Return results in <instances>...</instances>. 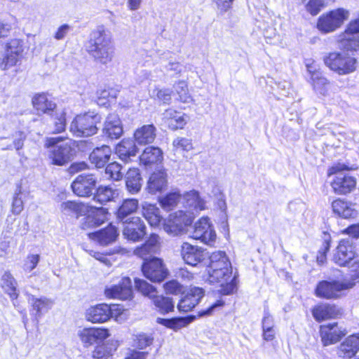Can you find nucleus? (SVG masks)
<instances>
[{
	"label": "nucleus",
	"mask_w": 359,
	"mask_h": 359,
	"mask_svg": "<svg viewBox=\"0 0 359 359\" xmlns=\"http://www.w3.org/2000/svg\"><path fill=\"white\" fill-rule=\"evenodd\" d=\"M172 145L176 149L186 151H189L193 149L191 140L186 137H177L173 140Z\"/></svg>",
	"instance_id": "56"
},
{
	"label": "nucleus",
	"mask_w": 359,
	"mask_h": 359,
	"mask_svg": "<svg viewBox=\"0 0 359 359\" xmlns=\"http://www.w3.org/2000/svg\"><path fill=\"white\" fill-rule=\"evenodd\" d=\"M96 214L95 216H88L85 217V221L82 224L83 229H86L93 226H100L106 219H107V212L102 208H96Z\"/></svg>",
	"instance_id": "46"
},
{
	"label": "nucleus",
	"mask_w": 359,
	"mask_h": 359,
	"mask_svg": "<svg viewBox=\"0 0 359 359\" xmlns=\"http://www.w3.org/2000/svg\"><path fill=\"white\" fill-rule=\"evenodd\" d=\"M216 4L217 11L222 14L229 11L231 8V5L234 0H212Z\"/></svg>",
	"instance_id": "62"
},
{
	"label": "nucleus",
	"mask_w": 359,
	"mask_h": 359,
	"mask_svg": "<svg viewBox=\"0 0 359 359\" xmlns=\"http://www.w3.org/2000/svg\"><path fill=\"white\" fill-rule=\"evenodd\" d=\"M359 351V333L352 334L343 341L337 348V353L341 358H351Z\"/></svg>",
	"instance_id": "23"
},
{
	"label": "nucleus",
	"mask_w": 359,
	"mask_h": 359,
	"mask_svg": "<svg viewBox=\"0 0 359 359\" xmlns=\"http://www.w3.org/2000/svg\"><path fill=\"white\" fill-rule=\"evenodd\" d=\"M206 280L210 284L217 285L221 287L220 292L223 294H230L236 289V282L235 277L232 278V271L208 270Z\"/></svg>",
	"instance_id": "8"
},
{
	"label": "nucleus",
	"mask_w": 359,
	"mask_h": 359,
	"mask_svg": "<svg viewBox=\"0 0 359 359\" xmlns=\"http://www.w3.org/2000/svg\"><path fill=\"white\" fill-rule=\"evenodd\" d=\"M103 133L111 139H118L121 136L123 127L118 114L108 115L104 122Z\"/></svg>",
	"instance_id": "29"
},
{
	"label": "nucleus",
	"mask_w": 359,
	"mask_h": 359,
	"mask_svg": "<svg viewBox=\"0 0 359 359\" xmlns=\"http://www.w3.org/2000/svg\"><path fill=\"white\" fill-rule=\"evenodd\" d=\"M204 295V290L198 287H192L184 295L177 304L180 311L188 312L192 310L200 302Z\"/></svg>",
	"instance_id": "22"
},
{
	"label": "nucleus",
	"mask_w": 359,
	"mask_h": 359,
	"mask_svg": "<svg viewBox=\"0 0 359 359\" xmlns=\"http://www.w3.org/2000/svg\"><path fill=\"white\" fill-rule=\"evenodd\" d=\"M185 207L189 208L187 211L188 215H191L194 217V215L198 213L200 211L206 209V202L203 199L199 193L195 190H191L187 192L184 195Z\"/></svg>",
	"instance_id": "24"
},
{
	"label": "nucleus",
	"mask_w": 359,
	"mask_h": 359,
	"mask_svg": "<svg viewBox=\"0 0 359 359\" xmlns=\"http://www.w3.org/2000/svg\"><path fill=\"white\" fill-rule=\"evenodd\" d=\"M135 287L143 295L149 298H154L156 294V289L154 286L148 283L147 281L140 279H135Z\"/></svg>",
	"instance_id": "50"
},
{
	"label": "nucleus",
	"mask_w": 359,
	"mask_h": 359,
	"mask_svg": "<svg viewBox=\"0 0 359 359\" xmlns=\"http://www.w3.org/2000/svg\"><path fill=\"white\" fill-rule=\"evenodd\" d=\"M111 154V150L109 146L102 145L97 147L91 152L89 159L91 163L97 168H102L109 161Z\"/></svg>",
	"instance_id": "35"
},
{
	"label": "nucleus",
	"mask_w": 359,
	"mask_h": 359,
	"mask_svg": "<svg viewBox=\"0 0 359 359\" xmlns=\"http://www.w3.org/2000/svg\"><path fill=\"white\" fill-rule=\"evenodd\" d=\"M71 29V27L69 25L63 24L57 29L53 37L56 40H62L65 38Z\"/></svg>",
	"instance_id": "63"
},
{
	"label": "nucleus",
	"mask_w": 359,
	"mask_h": 359,
	"mask_svg": "<svg viewBox=\"0 0 359 359\" xmlns=\"http://www.w3.org/2000/svg\"><path fill=\"white\" fill-rule=\"evenodd\" d=\"M137 153V147L133 140L124 139L116 147V154L119 158L128 163L131 157L135 156Z\"/></svg>",
	"instance_id": "32"
},
{
	"label": "nucleus",
	"mask_w": 359,
	"mask_h": 359,
	"mask_svg": "<svg viewBox=\"0 0 359 359\" xmlns=\"http://www.w3.org/2000/svg\"><path fill=\"white\" fill-rule=\"evenodd\" d=\"M153 299L155 306L161 313H166L173 310L174 304L170 298L156 295Z\"/></svg>",
	"instance_id": "48"
},
{
	"label": "nucleus",
	"mask_w": 359,
	"mask_h": 359,
	"mask_svg": "<svg viewBox=\"0 0 359 359\" xmlns=\"http://www.w3.org/2000/svg\"><path fill=\"white\" fill-rule=\"evenodd\" d=\"M100 122V116L87 113L77 115L70 125V131L76 137H88L97 133V123Z\"/></svg>",
	"instance_id": "5"
},
{
	"label": "nucleus",
	"mask_w": 359,
	"mask_h": 359,
	"mask_svg": "<svg viewBox=\"0 0 359 359\" xmlns=\"http://www.w3.org/2000/svg\"><path fill=\"white\" fill-rule=\"evenodd\" d=\"M224 304V303L222 300H217L216 302L210 304L207 309L198 311V316L205 317L212 316L217 309L222 308Z\"/></svg>",
	"instance_id": "58"
},
{
	"label": "nucleus",
	"mask_w": 359,
	"mask_h": 359,
	"mask_svg": "<svg viewBox=\"0 0 359 359\" xmlns=\"http://www.w3.org/2000/svg\"><path fill=\"white\" fill-rule=\"evenodd\" d=\"M175 90L178 95V100L184 103H189L192 101L191 96L188 90L187 83L184 81H180L175 86Z\"/></svg>",
	"instance_id": "49"
},
{
	"label": "nucleus",
	"mask_w": 359,
	"mask_h": 359,
	"mask_svg": "<svg viewBox=\"0 0 359 359\" xmlns=\"http://www.w3.org/2000/svg\"><path fill=\"white\" fill-rule=\"evenodd\" d=\"M123 230V235L125 238L133 242L141 241L146 234V226L144 222L138 217H132Z\"/></svg>",
	"instance_id": "16"
},
{
	"label": "nucleus",
	"mask_w": 359,
	"mask_h": 359,
	"mask_svg": "<svg viewBox=\"0 0 359 359\" xmlns=\"http://www.w3.org/2000/svg\"><path fill=\"white\" fill-rule=\"evenodd\" d=\"M118 346L119 343L117 340H109L106 343L96 346L93 351L92 355L94 358L97 359H102L111 356L115 353Z\"/></svg>",
	"instance_id": "38"
},
{
	"label": "nucleus",
	"mask_w": 359,
	"mask_h": 359,
	"mask_svg": "<svg viewBox=\"0 0 359 359\" xmlns=\"http://www.w3.org/2000/svg\"><path fill=\"white\" fill-rule=\"evenodd\" d=\"M86 50L97 62L106 65L112 60L114 48L111 36L103 25L91 32Z\"/></svg>",
	"instance_id": "1"
},
{
	"label": "nucleus",
	"mask_w": 359,
	"mask_h": 359,
	"mask_svg": "<svg viewBox=\"0 0 359 359\" xmlns=\"http://www.w3.org/2000/svg\"><path fill=\"white\" fill-rule=\"evenodd\" d=\"M142 215L151 226H158L162 219L159 208L151 203L142 204Z\"/></svg>",
	"instance_id": "42"
},
{
	"label": "nucleus",
	"mask_w": 359,
	"mask_h": 359,
	"mask_svg": "<svg viewBox=\"0 0 359 359\" xmlns=\"http://www.w3.org/2000/svg\"><path fill=\"white\" fill-rule=\"evenodd\" d=\"M344 164L337 163L328 169V175H336L331 182L333 191L339 195H345L353 191L356 186V179L347 174L340 172L347 170Z\"/></svg>",
	"instance_id": "4"
},
{
	"label": "nucleus",
	"mask_w": 359,
	"mask_h": 359,
	"mask_svg": "<svg viewBox=\"0 0 359 359\" xmlns=\"http://www.w3.org/2000/svg\"><path fill=\"white\" fill-rule=\"evenodd\" d=\"M163 119L170 129L176 130L184 128L190 118L185 113L170 108L163 114Z\"/></svg>",
	"instance_id": "19"
},
{
	"label": "nucleus",
	"mask_w": 359,
	"mask_h": 359,
	"mask_svg": "<svg viewBox=\"0 0 359 359\" xmlns=\"http://www.w3.org/2000/svg\"><path fill=\"white\" fill-rule=\"evenodd\" d=\"M144 276L153 282H161L167 276L168 271L163 261L157 257L145 261L142 267Z\"/></svg>",
	"instance_id": "12"
},
{
	"label": "nucleus",
	"mask_w": 359,
	"mask_h": 359,
	"mask_svg": "<svg viewBox=\"0 0 359 359\" xmlns=\"http://www.w3.org/2000/svg\"><path fill=\"white\" fill-rule=\"evenodd\" d=\"M332 209L334 214L344 219L355 218L358 214L355 204L339 198L332 203Z\"/></svg>",
	"instance_id": "27"
},
{
	"label": "nucleus",
	"mask_w": 359,
	"mask_h": 359,
	"mask_svg": "<svg viewBox=\"0 0 359 359\" xmlns=\"http://www.w3.org/2000/svg\"><path fill=\"white\" fill-rule=\"evenodd\" d=\"M320 332L321 340L325 346L338 342L346 334V330L339 327L336 323L321 325Z\"/></svg>",
	"instance_id": "18"
},
{
	"label": "nucleus",
	"mask_w": 359,
	"mask_h": 359,
	"mask_svg": "<svg viewBox=\"0 0 359 359\" xmlns=\"http://www.w3.org/2000/svg\"><path fill=\"white\" fill-rule=\"evenodd\" d=\"M353 287V282L339 280H322L316 286L315 294L317 297L327 299H338L345 294V292Z\"/></svg>",
	"instance_id": "6"
},
{
	"label": "nucleus",
	"mask_w": 359,
	"mask_h": 359,
	"mask_svg": "<svg viewBox=\"0 0 359 359\" xmlns=\"http://www.w3.org/2000/svg\"><path fill=\"white\" fill-rule=\"evenodd\" d=\"M28 302L31 304L32 309L35 311L36 318H41L43 313L48 312L53 306L54 302L51 299L46 297L39 298L34 295H29Z\"/></svg>",
	"instance_id": "34"
},
{
	"label": "nucleus",
	"mask_w": 359,
	"mask_h": 359,
	"mask_svg": "<svg viewBox=\"0 0 359 359\" xmlns=\"http://www.w3.org/2000/svg\"><path fill=\"white\" fill-rule=\"evenodd\" d=\"M194 217L182 210H179L164 220L163 230L170 236H178L185 232L186 227L191 225Z\"/></svg>",
	"instance_id": "7"
},
{
	"label": "nucleus",
	"mask_w": 359,
	"mask_h": 359,
	"mask_svg": "<svg viewBox=\"0 0 359 359\" xmlns=\"http://www.w3.org/2000/svg\"><path fill=\"white\" fill-rule=\"evenodd\" d=\"M351 278L344 279L345 281L353 282V287L356 283H359V261L354 262L351 267Z\"/></svg>",
	"instance_id": "64"
},
{
	"label": "nucleus",
	"mask_w": 359,
	"mask_h": 359,
	"mask_svg": "<svg viewBox=\"0 0 359 359\" xmlns=\"http://www.w3.org/2000/svg\"><path fill=\"white\" fill-rule=\"evenodd\" d=\"M151 95L156 97L160 101L165 104H169L171 101V91L168 89L155 88L152 91Z\"/></svg>",
	"instance_id": "57"
},
{
	"label": "nucleus",
	"mask_w": 359,
	"mask_h": 359,
	"mask_svg": "<svg viewBox=\"0 0 359 359\" xmlns=\"http://www.w3.org/2000/svg\"><path fill=\"white\" fill-rule=\"evenodd\" d=\"M116 194V191L111 187L108 186H101L97 190L94 196V200L101 204H104L108 201H111Z\"/></svg>",
	"instance_id": "47"
},
{
	"label": "nucleus",
	"mask_w": 359,
	"mask_h": 359,
	"mask_svg": "<svg viewBox=\"0 0 359 359\" xmlns=\"http://www.w3.org/2000/svg\"><path fill=\"white\" fill-rule=\"evenodd\" d=\"M134 137L138 144H150L156 137V128L152 124L144 125L135 130Z\"/></svg>",
	"instance_id": "36"
},
{
	"label": "nucleus",
	"mask_w": 359,
	"mask_h": 359,
	"mask_svg": "<svg viewBox=\"0 0 359 359\" xmlns=\"http://www.w3.org/2000/svg\"><path fill=\"white\" fill-rule=\"evenodd\" d=\"M195 318V316H189L186 318H173L171 319L158 318H157L156 321L161 325L177 331L182 327H187Z\"/></svg>",
	"instance_id": "43"
},
{
	"label": "nucleus",
	"mask_w": 359,
	"mask_h": 359,
	"mask_svg": "<svg viewBox=\"0 0 359 359\" xmlns=\"http://www.w3.org/2000/svg\"><path fill=\"white\" fill-rule=\"evenodd\" d=\"M191 237L195 240H199L207 245L215 246L217 241V234L210 218L203 217L195 222Z\"/></svg>",
	"instance_id": "9"
},
{
	"label": "nucleus",
	"mask_w": 359,
	"mask_h": 359,
	"mask_svg": "<svg viewBox=\"0 0 359 359\" xmlns=\"http://www.w3.org/2000/svg\"><path fill=\"white\" fill-rule=\"evenodd\" d=\"M161 242L160 237L155 233L150 235L146 242L141 246L137 247L134 250V255L142 258L145 261H148L151 257L161 250Z\"/></svg>",
	"instance_id": "14"
},
{
	"label": "nucleus",
	"mask_w": 359,
	"mask_h": 359,
	"mask_svg": "<svg viewBox=\"0 0 359 359\" xmlns=\"http://www.w3.org/2000/svg\"><path fill=\"white\" fill-rule=\"evenodd\" d=\"M126 185L128 191L132 194L138 193L142 187V177L137 168L129 169L126 175Z\"/></svg>",
	"instance_id": "41"
},
{
	"label": "nucleus",
	"mask_w": 359,
	"mask_h": 359,
	"mask_svg": "<svg viewBox=\"0 0 359 359\" xmlns=\"http://www.w3.org/2000/svg\"><path fill=\"white\" fill-rule=\"evenodd\" d=\"M181 198L180 193L178 191H175L161 197L158 201L163 209L170 211L177 205Z\"/></svg>",
	"instance_id": "44"
},
{
	"label": "nucleus",
	"mask_w": 359,
	"mask_h": 359,
	"mask_svg": "<svg viewBox=\"0 0 359 359\" xmlns=\"http://www.w3.org/2000/svg\"><path fill=\"white\" fill-rule=\"evenodd\" d=\"M339 313L334 305L321 304L315 306L312 310V314L315 320L320 322L330 318H334Z\"/></svg>",
	"instance_id": "33"
},
{
	"label": "nucleus",
	"mask_w": 359,
	"mask_h": 359,
	"mask_svg": "<svg viewBox=\"0 0 359 359\" xmlns=\"http://www.w3.org/2000/svg\"><path fill=\"white\" fill-rule=\"evenodd\" d=\"M40 260L39 255H27L24 264V269L26 271L30 272L36 268Z\"/></svg>",
	"instance_id": "60"
},
{
	"label": "nucleus",
	"mask_w": 359,
	"mask_h": 359,
	"mask_svg": "<svg viewBox=\"0 0 359 359\" xmlns=\"http://www.w3.org/2000/svg\"><path fill=\"white\" fill-rule=\"evenodd\" d=\"M86 318L93 323L107 321L110 318L109 305L100 304L88 308L86 311Z\"/></svg>",
	"instance_id": "28"
},
{
	"label": "nucleus",
	"mask_w": 359,
	"mask_h": 359,
	"mask_svg": "<svg viewBox=\"0 0 359 359\" xmlns=\"http://www.w3.org/2000/svg\"><path fill=\"white\" fill-rule=\"evenodd\" d=\"M138 208V201L136 199L124 200L117 211V218L123 221L128 216L135 212Z\"/></svg>",
	"instance_id": "45"
},
{
	"label": "nucleus",
	"mask_w": 359,
	"mask_h": 359,
	"mask_svg": "<svg viewBox=\"0 0 359 359\" xmlns=\"http://www.w3.org/2000/svg\"><path fill=\"white\" fill-rule=\"evenodd\" d=\"M21 194L22 188L21 187H18L15 192L12 203V212L15 215H19L24 208Z\"/></svg>",
	"instance_id": "53"
},
{
	"label": "nucleus",
	"mask_w": 359,
	"mask_h": 359,
	"mask_svg": "<svg viewBox=\"0 0 359 359\" xmlns=\"http://www.w3.org/2000/svg\"><path fill=\"white\" fill-rule=\"evenodd\" d=\"M354 248L349 240H341L333 256V261L343 266L352 260L355 257Z\"/></svg>",
	"instance_id": "20"
},
{
	"label": "nucleus",
	"mask_w": 359,
	"mask_h": 359,
	"mask_svg": "<svg viewBox=\"0 0 359 359\" xmlns=\"http://www.w3.org/2000/svg\"><path fill=\"white\" fill-rule=\"evenodd\" d=\"M66 114L63 110L56 111L55 117V133H61L66 127Z\"/></svg>",
	"instance_id": "54"
},
{
	"label": "nucleus",
	"mask_w": 359,
	"mask_h": 359,
	"mask_svg": "<svg viewBox=\"0 0 359 359\" xmlns=\"http://www.w3.org/2000/svg\"><path fill=\"white\" fill-rule=\"evenodd\" d=\"M104 294L111 299H130L133 295L131 280L128 277L120 278L116 283L106 286Z\"/></svg>",
	"instance_id": "11"
},
{
	"label": "nucleus",
	"mask_w": 359,
	"mask_h": 359,
	"mask_svg": "<svg viewBox=\"0 0 359 359\" xmlns=\"http://www.w3.org/2000/svg\"><path fill=\"white\" fill-rule=\"evenodd\" d=\"M13 140L12 144L4 145V144L0 143V147L2 149L11 150L15 149L17 151H19L22 148L24 145V141L26 138L25 134L22 131H18L13 134Z\"/></svg>",
	"instance_id": "51"
},
{
	"label": "nucleus",
	"mask_w": 359,
	"mask_h": 359,
	"mask_svg": "<svg viewBox=\"0 0 359 359\" xmlns=\"http://www.w3.org/2000/svg\"><path fill=\"white\" fill-rule=\"evenodd\" d=\"M323 61L331 71L340 76L351 74L357 68V60L344 52L329 53L325 55Z\"/></svg>",
	"instance_id": "2"
},
{
	"label": "nucleus",
	"mask_w": 359,
	"mask_h": 359,
	"mask_svg": "<svg viewBox=\"0 0 359 359\" xmlns=\"http://www.w3.org/2000/svg\"><path fill=\"white\" fill-rule=\"evenodd\" d=\"M140 161L146 166L157 164L163 161V152L158 147H148L143 151Z\"/></svg>",
	"instance_id": "37"
},
{
	"label": "nucleus",
	"mask_w": 359,
	"mask_h": 359,
	"mask_svg": "<svg viewBox=\"0 0 359 359\" xmlns=\"http://www.w3.org/2000/svg\"><path fill=\"white\" fill-rule=\"evenodd\" d=\"M311 80L312 81L313 88L316 92L323 96L330 95V91L333 87L332 84L327 78L323 76L320 72L313 74Z\"/></svg>",
	"instance_id": "39"
},
{
	"label": "nucleus",
	"mask_w": 359,
	"mask_h": 359,
	"mask_svg": "<svg viewBox=\"0 0 359 359\" xmlns=\"http://www.w3.org/2000/svg\"><path fill=\"white\" fill-rule=\"evenodd\" d=\"M71 151L72 148L67 142L55 145L50 150L49 158L54 165H64L70 161Z\"/></svg>",
	"instance_id": "25"
},
{
	"label": "nucleus",
	"mask_w": 359,
	"mask_h": 359,
	"mask_svg": "<svg viewBox=\"0 0 359 359\" xmlns=\"http://www.w3.org/2000/svg\"><path fill=\"white\" fill-rule=\"evenodd\" d=\"M168 175L164 169L154 171L149 176L146 185V190L151 194L161 192L167 188Z\"/></svg>",
	"instance_id": "21"
},
{
	"label": "nucleus",
	"mask_w": 359,
	"mask_h": 359,
	"mask_svg": "<svg viewBox=\"0 0 359 359\" xmlns=\"http://www.w3.org/2000/svg\"><path fill=\"white\" fill-rule=\"evenodd\" d=\"M348 17L349 11L343 8L326 12L318 18L316 28L325 34L334 32L341 27Z\"/></svg>",
	"instance_id": "3"
},
{
	"label": "nucleus",
	"mask_w": 359,
	"mask_h": 359,
	"mask_svg": "<svg viewBox=\"0 0 359 359\" xmlns=\"http://www.w3.org/2000/svg\"><path fill=\"white\" fill-rule=\"evenodd\" d=\"M153 338L145 334H140L136 336L135 345L140 349H144L147 346L151 345Z\"/></svg>",
	"instance_id": "59"
},
{
	"label": "nucleus",
	"mask_w": 359,
	"mask_h": 359,
	"mask_svg": "<svg viewBox=\"0 0 359 359\" xmlns=\"http://www.w3.org/2000/svg\"><path fill=\"white\" fill-rule=\"evenodd\" d=\"M117 229L110 224L107 228L89 233V237L101 245H107L116 241L118 236Z\"/></svg>",
	"instance_id": "31"
},
{
	"label": "nucleus",
	"mask_w": 359,
	"mask_h": 359,
	"mask_svg": "<svg viewBox=\"0 0 359 359\" xmlns=\"http://www.w3.org/2000/svg\"><path fill=\"white\" fill-rule=\"evenodd\" d=\"M180 253L185 263L193 266L202 262L206 257L202 248L187 242L182 244Z\"/></svg>",
	"instance_id": "17"
},
{
	"label": "nucleus",
	"mask_w": 359,
	"mask_h": 359,
	"mask_svg": "<svg viewBox=\"0 0 359 359\" xmlns=\"http://www.w3.org/2000/svg\"><path fill=\"white\" fill-rule=\"evenodd\" d=\"M324 6V0H309L305 7L306 11L311 15H316Z\"/></svg>",
	"instance_id": "55"
},
{
	"label": "nucleus",
	"mask_w": 359,
	"mask_h": 359,
	"mask_svg": "<svg viewBox=\"0 0 359 359\" xmlns=\"http://www.w3.org/2000/svg\"><path fill=\"white\" fill-rule=\"evenodd\" d=\"M32 102L38 114H49L56 108V104L46 93L36 94L32 97Z\"/></svg>",
	"instance_id": "30"
},
{
	"label": "nucleus",
	"mask_w": 359,
	"mask_h": 359,
	"mask_svg": "<svg viewBox=\"0 0 359 359\" xmlns=\"http://www.w3.org/2000/svg\"><path fill=\"white\" fill-rule=\"evenodd\" d=\"M24 51L23 41L19 39H12L5 45L4 53L0 63L2 69L6 70L14 67L22 57Z\"/></svg>",
	"instance_id": "10"
},
{
	"label": "nucleus",
	"mask_w": 359,
	"mask_h": 359,
	"mask_svg": "<svg viewBox=\"0 0 359 359\" xmlns=\"http://www.w3.org/2000/svg\"><path fill=\"white\" fill-rule=\"evenodd\" d=\"M0 285L11 299H16L18 298L17 281L10 271H6L4 273L0 280Z\"/></svg>",
	"instance_id": "40"
},
{
	"label": "nucleus",
	"mask_w": 359,
	"mask_h": 359,
	"mask_svg": "<svg viewBox=\"0 0 359 359\" xmlns=\"http://www.w3.org/2000/svg\"><path fill=\"white\" fill-rule=\"evenodd\" d=\"M349 22L344 32L340 33L337 38L339 46L351 51L359 50V29L351 27Z\"/></svg>",
	"instance_id": "13"
},
{
	"label": "nucleus",
	"mask_w": 359,
	"mask_h": 359,
	"mask_svg": "<svg viewBox=\"0 0 359 359\" xmlns=\"http://www.w3.org/2000/svg\"><path fill=\"white\" fill-rule=\"evenodd\" d=\"M166 293L177 294L183 291L182 286L176 280H171L164 285Z\"/></svg>",
	"instance_id": "61"
},
{
	"label": "nucleus",
	"mask_w": 359,
	"mask_h": 359,
	"mask_svg": "<svg viewBox=\"0 0 359 359\" xmlns=\"http://www.w3.org/2000/svg\"><path fill=\"white\" fill-rule=\"evenodd\" d=\"M78 334L86 346L92 345L97 340H103L109 336L108 330L95 327L84 328Z\"/></svg>",
	"instance_id": "26"
},
{
	"label": "nucleus",
	"mask_w": 359,
	"mask_h": 359,
	"mask_svg": "<svg viewBox=\"0 0 359 359\" xmlns=\"http://www.w3.org/2000/svg\"><path fill=\"white\" fill-rule=\"evenodd\" d=\"M96 185V179L93 175H80L72 184L74 193L80 197H87L92 194Z\"/></svg>",
	"instance_id": "15"
},
{
	"label": "nucleus",
	"mask_w": 359,
	"mask_h": 359,
	"mask_svg": "<svg viewBox=\"0 0 359 359\" xmlns=\"http://www.w3.org/2000/svg\"><path fill=\"white\" fill-rule=\"evenodd\" d=\"M122 167L117 162H113L107 165L105 169V173L109 178L118 181L123 177L121 172Z\"/></svg>",
	"instance_id": "52"
}]
</instances>
